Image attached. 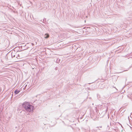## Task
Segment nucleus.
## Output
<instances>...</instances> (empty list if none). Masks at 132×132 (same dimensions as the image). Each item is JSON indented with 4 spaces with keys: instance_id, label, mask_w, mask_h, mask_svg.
<instances>
[{
    "instance_id": "f257e3e1",
    "label": "nucleus",
    "mask_w": 132,
    "mask_h": 132,
    "mask_svg": "<svg viewBox=\"0 0 132 132\" xmlns=\"http://www.w3.org/2000/svg\"><path fill=\"white\" fill-rule=\"evenodd\" d=\"M22 106L26 111L29 112L32 111L34 109V106L27 102H24L22 104Z\"/></svg>"
},
{
    "instance_id": "f03ea898",
    "label": "nucleus",
    "mask_w": 132,
    "mask_h": 132,
    "mask_svg": "<svg viewBox=\"0 0 132 132\" xmlns=\"http://www.w3.org/2000/svg\"><path fill=\"white\" fill-rule=\"evenodd\" d=\"M15 52L14 51L13 52L11 51L10 52H9V54L10 55V59H11V58L12 59V58L13 56L14 57L15 56Z\"/></svg>"
},
{
    "instance_id": "7ed1b4c3",
    "label": "nucleus",
    "mask_w": 132,
    "mask_h": 132,
    "mask_svg": "<svg viewBox=\"0 0 132 132\" xmlns=\"http://www.w3.org/2000/svg\"><path fill=\"white\" fill-rule=\"evenodd\" d=\"M29 84L28 82H27V83H26L23 86V87L24 89H25L28 86Z\"/></svg>"
},
{
    "instance_id": "20e7f679",
    "label": "nucleus",
    "mask_w": 132,
    "mask_h": 132,
    "mask_svg": "<svg viewBox=\"0 0 132 132\" xmlns=\"http://www.w3.org/2000/svg\"><path fill=\"white\" fill-rule=\"evenodd\" d=\"M20 92V91L18 90H15L14 92V93L16 94H18L19 92Z\"/></svg>"
},
{
    "instance_id": "39448f33",
    "label": "nucleus",
    "mask_w": 132,
    "mask_h": 132,
    "mask_svg": "<svg viewBox=\"0 0 132 132\" xmlns=\"http://www.w3.org/2000/svg\"><path fill=\"white\" fill-rule=\"evenodd\" d=\"M44 37L45 38H47L49 37V35L48 34H46L45 35Z\"/></svg>"
},
{
    "instance_id": "423d86ee",
    "label": "nucleus",
    "mask_w": 132,
    "mask_h": 132,
    "mask_svg": "<svg viewBox=\"0 0 132 132\" xmlns=\"http://www.w3.org/2000/svg\"><path fill=\"white\" fill-rule=\"evenodd\" d=\"M17 56L16 57V58H17Z\"/></svg>"
}]
</instances>
